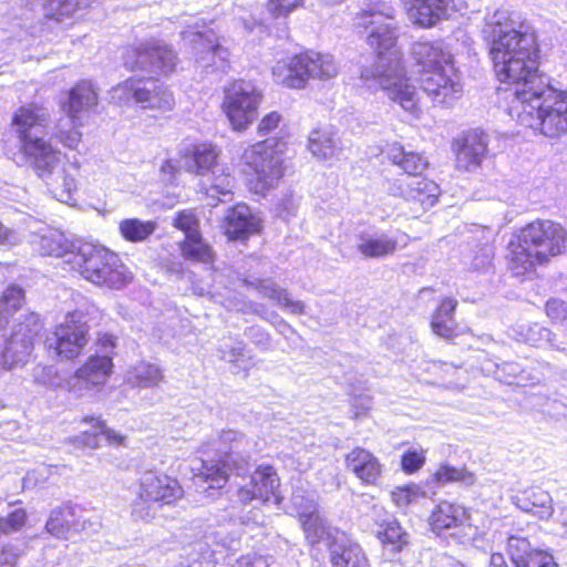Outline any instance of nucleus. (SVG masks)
<instances>
[{
  "mask_svg": "<svg viewBox=\"0 0 567 567\" xmlns=\"http://www.w3.org/2000/svg\"><path fill=\"white\" fill-rule=\"evenodd\" d=\"M305 0H267L266 10L267 13L274 19H284V29L280 37L287 35V22L286 19L291 12L298 8L303 7Z\"/></svg>",
  "mask_w": 567,
  "mask_h": 567,
  "instance_id": "nucleus-47",
  "label": "nucleus"
},
{
  "mask_svg": "<svg viewBox=\"0 0 567 567\" xmlns=\"http://www.w3.org/2000/svg\"><path fill=\"white\" fill-rule=\"evenodd\" d=\"M482 34L489 49L494 71L502 83L526 89L538 73L539 50L536 37L529 27L516 22L512 13L498 9L485 18Z\"/></svg>",
  "mask_w": 567,
  "mask_h": 567,
  "instance_id": "nucleus-2",
  "label": "nucleus"
},
{
  "mask_svg": "<svg viewBox=\"0 0 567 567\" xmlns=\"http://www.w3.org/2000/svg\"><path fill=\"white\" fill-rule=\"evenodd\" d=\"M224 228L229 239H244L259 231L260 221L247 205L238 204L227 210Z\"/></svg>",
  "mask_w": 567,
  "mask_h": 567,
  "instance_id": "nucleus-27",
  "label": "nucleus"
},
{
  "mask_svg": "<svg viewBox=\"0 0 567 567\" xmlns=\"http://www.w3.org/2000/svg\"><path fill=\"white\" fill-rule=\"evenodd\" d=\"M245 337L260 351L272 349V339L270 333L260 326H251L245 329Z\"/></svg>",
  "mask_w": 567,
  "mask_h": 567,
  "instance_id": "nucleus-55",
  "label": "nucleus"
},
{
  "mask_svg": "<svg viewBox=\"0 0 567 567\" xmlns=\"http://www.w3.org/2000/svg\"><path fill=\"white\" fill-rule=\"evenodd\" d=\"M507 554L514 567H558L554 557L530 545L522 536H509L507 539ZM489 567H509L501 553H494L489 558Z\"/></svg>",
  "mask_w": 567,
  "mask_h": 567,
  "instance_id": "nucleus-18",
  "label": "nucleus"
},
{
  "mask_svg": "<svg viewBox=\"0 0 567 567\" xmlns=\"http://www.w3.org/2000/svg\"><path fill=\"white\" fill-rule=\"evenodd\" d=\"M470 0H414L409 10L410 19L421 27H432L452 12H462Z\"/></svg>",
  "mask_w": 567,
  "mask_h": 567,
  "instance_id": "nucleus-21",
  "label": "nucleus"
},
{
  "mask_svg": "<svg viewBox=\"0 0 567 567\" xmlns=\"http://www.w3.org/2000/svg\"><path fill=\"white\" fill-rule=\"evenodd\" d=\"M411 55L421 73L423 92L441 105H452L463 93L453 55L443 41H417L411 47Z\"/></svg>",
  "mask_w": 567,
  "mask_h": 567,
  "instance_id": "nucleus-5",
  "label": "nucleus"
},
{
  "mask_svg": "<svg viewBox=\"0 0 567 567\" xmlns=\"http://www.w3.org/2000/svg\"><path fill=\"white\" fill-rule=\"evenodd\" d=\"M156 223L153 220H141L138 218L123 219L120 225V234L130 243H142L147 240L156 230Z\"/></svg>",
  "mask_w": 567,
  "mask_h": 567,
  "instance_id": "nucleus-42",
  "label": "nucleus"
},
{
  "mask_svg": "<svg viewBox=\"0 0 567 567\" xmlns=\"http://www.w3.org/2000/svg\"><path fill=\"white\" fill-rule=\"evenodd\" d=\"M126 380L132 386L153 388L163 380V373L155 364L140 362L127 372Z\"/></svg>",
  "mask_w": 567,
  "mask_h": 567,
  "instance_id": "nucleus-40",
  "label": "nucleus"
},
{
  "mask_svg": "<svg viewBox=\"0 0 567 567\" xmlns=\"http://www.w3.org/2000/svg\"><path fill=\"white\" fill-rule=\"evenodd\" d=\"M218 153L216 148L210 144H200L194 147V150L185 156L184 168L203 178L215 171V167L220 165L217 162Z\"/></svg>",
  "mask_w": 567,
  "mask_h": 567,
  "instance_id": "nucleus-33",
  "label": "nucleus"
},
{
  "mask_svg": "<svg viewBox=\"0 0 567 567\" xmlns=\"http://www.w3.org/2000/svg\"><path fill=\"white\" fill-rule=\"evenodd\" d=\"M331 549V563L333 567H369L368 559L362 548L352 544L346 547Z\"/></svg>",
  "mask_w": 567,
  "mask_h": 567,
  "instance_id": "nucleus-44",
  "label": "nucleus"
},
{
  "mask_svg": "<svg viewBox=\"0 0 567 567\" xmlns=\"http://www.w3.org/2000/svg\"><path fill=\"white\" fill-rule=\"evenodd\" d=\"M386 157L402 169L398 177H384L382 187L384 192L394 197H402L408 202L419 203L423 209L433 207L439 198L440 188L433 181L422 177L429 163L420 153L406 151L399 143L388 146Z\"/></svg>",
  "mask_w": 567,
  "mask_h": 567,
  "instance_id": "nucleus-6",
  "label": "nucleus"
},
{
  "mask_svg": "<svg viewBox=\"0 0 567 567\" xmlns=\"http://www.w3.org/2000/svg\"><path fill=\"white\" fill-rule=\"evenodd\" d=\"M425 451L420 449H409L401 456V467L404 473L413 474L425 464Z\"/></svg>",
  "mask_w": 567,
  "mask_h": 567,
  "instance_id": "nucleus-56",
  "label": "nucleus"
},
{
  "mask_svg": "<svg viewBox=\"0 0 567 567\" xmlns=\"http://www.w3.org/2000/svg\"><path fill=\"white\" fill-rule=\"evenodd\" d=\"M434 477L435 481L441 484L458 482L465 486H471L475 482V476L473 473L465 468H457L450 465L441 466L436 471Z\"/></svg>",
  "mask_w": 567,
  "mask_h": 567,
  "instance_id": "nucleus-49",
  "label": "nucleus"
},
{
  "mask_svg": "<svg viewBox=\"0 0 567 567\" xmlns=\"http://www.w3.org/2000/svg\"><path fill=\"white\" fill-rule=\"evenodd\" d=\"M87 315L82 311L69 312L64 321L47 334L44 346L50 355L61 360L76 358L89 341Z\"/></svg>",
  "mask_w": 567,
  "mask_h": 567,
  "instance_id": "nucleus-13",
  "label": "nucleus"
},
{
  "mask_svg": "<svg viewBox=\"0 0 567 567\" xmlns=\"http://www.w3.org/2000/svg\"><path fill=\"white\" fill-rule=\"evenodd\" d=\"M97 93L89 81H81L69 92L68 102L63 104V111L68 116L78 117L81 113H87L97 105Z\"/></svg>",
  "mask_w": 567,
  "mask_h": 567,
  "instance_id": "nucleus-31",
  "label": "nucleus"
},
{
  "mask_svg": "<svg viewBox=\"0 0 567 567\" xmlns=\"http://www.w3.org/2000/svg\"><path fill=\"white\" fill-rule=\"evenodd\" d=\"M87 523L80 506L64 504L50 512L45 530L56 538L66 539L72 533L85 530Z\"/></svg>",
  "mask_w": 567,
  "mask_h": 567,
  "instance_id": "nucleus-22",
  "label": "nucleus"
},
{
  "mask_svg": "<svg viewBox=\"0 0 567 567\" xmlns=\"http://www.w3.org/2000/svg\"><path fill=\"white\" fill-rule=\"evenodd\" d=\"M546 313L553 320H563L567 316V306L561 300L551 299L546 303Z\"/></svg>",
  "mask_w": 567,
  "mask_h": 567,
  "instance_id": "nucleus-62",
  "label": "nucleus"
},
{
  "mask_svg": "<svg viewBox=\"0 0 567 567\" xmlns=\"http://www.w3.org/2000/svg\"><path fill=\"white\" fill-rule=\"evenodd\" d=\"M246 443L245 435L234 430L223 431L216 437L204 442L198 452L203 455L215 452L218 460L200 458L194 462L192 471L195 485L207 483V488H221L234 471L241 475L244 466L238 462L237 454Z\"/></svg>",
  "mask_w": 567,
  "mask_h": 567,
  "instance_id": "nucleus-7",
  "label": "nucleus"
},
{
  "mask_svg": "<svg viewBox=\"0 0 567 567\" xmlns=\"http://www.w3.org/2000/svg\"><path fill=\"white\" fill-rule=\"evenodd\" d=\"M261 297L275 301L278 306L284 307L290 313L301 315L305 312V305L298 300H291L286 289L280 288L271 280H256L250 282Z\"/></svg>",
  "mask_w": 567,
  "mask_h": 567,
  "instance_id": "nucleus-37",
  "label": "nucleus"
},
{
  "mask_svg": "<svg viewBox=\"0 0 567 567\" xmlns=\"http://www.w3.org/2000/svg\"><path fill=\"white\" fill-rule=\"evenodd\" d=\"M250 485L257 492L258 499L269 502L274 498L276 504L281 502L280 480L272 466L259 465L250 476Z\"/></svg>",
  "mask_w": 567,
  "mask_h": 567,
  "instance_id": "nucleus-32",
  "label": "nucleus"
},
{
  "mask_svg": "<svg viewBox=\"0 0 567 567\" xmlns=\"http://www.w3.org/2000/svg\"><path fill=\"white\" fill-rule=\"evenodd\" d=\"M78 9L76 0H50L44 6V16L48 19L61 21L63 18L71 17Z\"/></svg>",
  "mask_w": 567,
  "mask_h": 567,
  "instance_id": "nucleus-51",
  "label": "nucleus"
},
{
  "mask_svg": "<svg viewBox=\"0 0 567 567\" xmlns=\"http://www.w3.org/2000/svg\"><path fill=\"white\" fill-rule=\"evenodd\" d=\"M408 240L409 236L403 233L392 237L385 233L361 234L358 237L357 250L365 258H384L393 255L399 247H405Z\"/></svg>",
  "mask_w": 567,
  "mask_h": 567,
  "instance_id": "nucleus-26",
  "label": "nucleus"
},
{
  "mask_svg": "<svg viewBox=\"0 0 567 567\" xmlns=\"http://www.w3.org/2000/svg\"><path fill=\"white\" fill-rule=\"evenodd\" d=\"M24 302V289L17 284L8 285L0 295V327L7 323L8 319L13 316Z\"/></svg>",
  "mask_w": 567,
  "mask_h": 567,
  "instance_id": "nucleus-41",
  "label": "nucleus"
},
{
  "mask_svg": "<svg viewBox=\"0 0 567 567\" xmlns=\"http://www.w3.org/2000/svg\"><path fill=\"white\" fill-rule=\"evenodd\" d=\"M374 533L383 545L384 555L390 560L396 559V555L409 545V534L396 520L390 523L385 529H375Z\"/></svg>",
  "mask_w": 567,
  "mask_h": 567,
  "instance_id": "nucleus-39",
  "label": "nucleus"
},
{
  "mask_svg": "<svg viewBox=\"0 0 567 567\" xmlns=\"http://www.w3.org/2000/svg\"><path fill=\"white\" fill-rule=\"evenodd\" d=\"M27 523V512L16 508L6 517L0 518V535H10L19 532Z\"/></svg>",
  "mask_w": 567,
  "mask_h": 567,
  "instance_id": "nucleus-54",
  "label": "nucleus"
},
{
  "mask_svg": "<svg viewBox=\"0 0 567 567\" xmlns=\"http://www.w3.org/2000/svg\"><path fill=\"white\" fill-rule=\"evenodd\" d=\"M488 135L481 130H471L457 141L456 166L473 171L481 166L487 154Z\"/></svg>",
  "mask_w": 567,
  "mask_h": 567,
  "instance_id": "nucleus-24",
  "label": "nucleus"
},
{
  "mask_svg": "<svg viewBox=\"0 0 567 567\" xmlns=\"http://www.w3.org/2000/svg\"><path fill=\"white\" fill-rule=\"evenodd\" d=\"M566 231L550 220H536L515 234L507 246V269L518 278L530 277L536 267L565 249Z\"/></svg>",
  "mask_w": 567,
  "mask_h": 567,
  "instance_id": "nucleus-4",
  "label": "nucleus"
},
{
  "mask_svg": "<svg viewBox=\"0 0 567 567\" xmlns=\"http://www.w3.org/2000/svg\"><path fill=\"white\" fill-rule=\"evenodd\" d=\"M291 504L299 515V519L318 511L316 494L313 492L296 488L291 495Z\"/></svg>",
  "mask_w": 567,
  "mask_h": 567,
  "instance_id": "nucleus-50",
  "label": "nucleus"
},
{
  "mask_svg": "<svg viewBox=\"0 0 567 567\" xmlns=\"http://www.w3.org/2000/svg\"><path fill=\"white\" fill-rule=\"evenodd\" d=\"M23 164L29 165L41 178L48 190L61 203L72 199L76 190V181L73 174L64 167L61 154L52 148H47L41 155L32 157Z\"/></svg>",
  "mask_w": 567,
  "mask_h": 567,
  "instance_id": "nucleus-14",
  "label": "nucleus"
},
{
  "mask_svg": "<svg viewBox=\"0 0 567 567\" xmlns=\"http://www.w3.org/2000/svg\"><path fill=\"white\" fill-rule=\"evenodd\" d=\"M135 68L153 73L167 75L175 71L177 54L172 47L162 41H147L134 50Z\"/></svg>",
  "mask_w": 567,
  "mask_h": 567,
  "instance_id": "nucleus-20",
  "label": "nucleus"
},
{
  "mask_svg": "<svg viewBox=\"0 0 567 567\" xmlns=\"http://www.w3.org/2000/svg\"><path fill=\"white\" fill-rule=\"evenodd\" d=\"M347 468L365 484H377L382 474V465L368 450L355 447L346 457Z\"/></svg>",
  "mask_w": 567,
  "mask_h": 567,
  "instance_id": "nucleus-28",
  "label": "nucleus"
},
{
  "mask_svg": "<svg viewBox=\"0 0 567 567\" xmlns=\"http://www.w3.org/2000/svg\"><path fill=\"white\" fill-rule=\"evenodd\" d=\"M79 117L68 116L58 124L56 138L66 147L74 150L81 142L82 133L79 131Z\"/></svg>",
  "mask_w": 567,
  "mask_h": 567,
  "instance_id": "nucleus-46",
  "label": "nucleus"
},
{
  "mask_svg": "<svg viewBox=\"0 0 567 567\" xmlns=\"http://www.w3.org/2000/svg\"><path fill=\"white\" fill-rule=\"evenodd\" d=\"M204 25V22L196 21L194 25H188V29L182 32V38L192 44L196 64L204 72H226L229 68L228 49L216 41L212 31H203Z\"/></svg>",
  "mask_w": 567,
  "mask_h": 567,
  "instance_id": "nucleus-16",
  "label": "nucleus"
},
{
  "mask_svg": "<svg viewBox=\"0 0 567 567\" xmlns=\"http://www.w3.org/2000/svg\"><path fill=\"white\" fill-rule=\"evenodd\" d=\"M100 341L104 348V353L101 355L90 357L89 360L75 372L76 381L82 383L85 388L103 384L111 373L113 364L110 357L111 351H109V349L112 350L115 347L114 339L112 336L105 334L100 339Z\"/></svg>",
  "mask_w": 567,
  "mask_h": 567,
  "instance_id": "nucleus-23",
  "label": "nucleus"
},
{
  "mask_svg": "<svg viewBox=\"0 0 567 567\" xmlns=\"http://www.w3.org/2000/svg\"><path fill=\"white\" fill-rule=\"evenodd\" d=\"M111 99L121 105L138 104L142 109L167 112L173 110L175 99L164 83L153 78H128L111 90Z\"/></svg>",
  "mask_w": 567,
  "mask_h": 567,
  "instance_id": "nucleus-10",
  "label": "nucleus"
},
{
  "mask_svg": "<svg viewBox=\"0 0 567 567\" xmlns=\"http://www.w3.org/2000/svg\"><path fill=\"white\" fill-rule=\"evenodd\" d=\"M307 540L311 545L326 543L330 545V533L319 511L300 519Z\"/></svg>",
  "mask_w": 567,
  "mask_h": 567,
  "instance_id": "nucleus-43",
  "label": "nucleus"
},
{
  "mask_svg": "<svg viewBox=\"0 0 567 567\" xmlns=\"http://www.w3.org/2000/svg\"><path fill=\"white\" fill-rule=\"evenodd\" d=\"M246 344L241 340L223 341L218 348L219 358L229 363H236L241 357Z\"/></svg>",
  "mask_w": 567,
  "mask_h": 567,
  "instance_id": "nucleus-57",
  "label": "nucleus"
},
{
  "mask_svg": "<svg viewBox=\"0 0 567 567\" xmlns=\"http://www.w3.org/2000/svg\"><path fill=\"white\" fill-rule=\"evenodd\" d=\"M254 312L260 316V318L269 321L275 327V329L284 337L287 338L289 332H293L292 327L287 321H285L279 315L272 312L269 316H264L257 309H255Z\"/></svg>",
  "mask_w": 567,
  "mask_h": 567,
  "instance_id": "nucleus-60",
  "label": "nucleus"
},
{
  "mask_svg": "<svg viewBox=\"0 0 567 567\" xmlns=\"http://www.w3.org/2000/svg\"><path fill=\"white\" fill-rule=\"evenodd\" d=\"M338 71L330 54L307 51L278 61L272 68V76L275 82L289 89H301L309 79L330 80Z\"/></svg>",
  "mask_w": 567,
  "mask_h": 567,
  "instance_id": "nucleus-9",
  "label": "nucleus"
},
{
  "mask_svg": "<svg viewBox=\"0 0 567 567\" xmlns=\"http://www.w3.org/2000/svg\"><path fill=\"white\" fill-rule=\"evenodd\" d=\"M553 336L554 334L549 329L539 323H533L527 327L524 333V339L526 343L536 348L556 347Z\"/></svg>",
  "mask_w": 567,
  "mask_h": 567,
  "instance_id": "nucleus-52",
  "label": "nucleus"
},
{
  "mask_svg": "<svg viewBox=\"0 0 567 567\" xmlns=\"http://www.w3.org/2000/svg\"><path fill=\"white\" fill-rule=\"evenodd\" d=\"M49 122V112L41 105L21 106L14 113L12 124L20 141L23 163L41 155L44 150L52 148L51 144L43 140Z\"/></svg>",
  "mask_w": 567,
  "mask_h": 567,
  "instance_id": "nucleus-12",
  "label": "nucleus"
},
{
  "mask_svg": "<svg viewBox=\"0 0 567 567\" xmlns=\"http://www.w3.org/2000/svg\"><path fill=\"white\" fill-rule=\"evenodd\" d=\"M244 158L256 174L257 192L274 188L285 174L286 158L282 151L274 148L269 141L255 144L245 152Z\"/></svg>",
  "mask_w": 567,
  "mask_h": 567,
  "instance_id": "nucleus-17",
  "label": "nucleus"
},
{
  "mask_svg": "<svg viewBox=\"0 0 567 567\" xmlns=\"http://www.w3.org/2000/svg\"><path fill=\"white\" fill-rule=\"evenodd\" d=\"M530 83L526 89L514 90L509 115L550 138L567 133V92H557L546 76L534 78Z\"/></svg>",
  "mask_w": 567,
  "mask_h": 567,
  "instance_id": "nucleus-3",
  "label": "nucleus"
},
{
  "mask_svg": "<svg viewBox=\"0 0 567 567\" xmlns=\"http://www.w3.org/2000/svg\"><path fill=\"white\" fill-rule=\"evenodd\" d=\"M493 258V249L488 246H484L480 248L474 256L471 267L476 271H485L492 266Z\"/></svg>",
  "mask_w": 567,
  "mask_h": 567,
  "instance_id": "nucleus-59",
  "label": "nucleus"
},
{
  "mask_svg": "<svg viewBox=\"0 0 567 567\" xmlns=\"http://www.w3.org/2000/svg\"><path fill=\"white\" fill-rule=\"evenodd\" d=\"M140 492L159 506L171 505L183 496V488L175 478L153 472L142 476Z\"/></svg>",
  "mask_w": 567,
  "mask_h": 567,
  "instance_id": "nucleus-25",
  "label": "nucleus"
},
{
  "mask_svg": "<svg viewBox=\"0 0 567 567\" xmlns=\"http://www.w3.org/2000/svg\"><path fill=\"white\" fill-rule=\"evenodd\" d=\"M261 94L248 81H235L225 89L224 112L235 131L246 130L257 117Z\"/></svg>",
  "mask_w": 567,
  "mask_h": 567,
  "instance_id": "nucleus-15",
  "label": "nucleus"
},
{
  "mask_svg": "<svg viewBox=\"0 0 567 567\" xmlns=\"http://www.w3.org/2000/svg\"><path fill=\"white\" fill-rule=\"evenodd\" d=\"M181 250L183 257L190 261L209 264L214 258L212 248L204 243L200 234L185 238L182 243Z\"/></svg>",
  "mask_w": 567,
  "mask_h": 567,
  "instance_id": "nucleus-45",
  "label": "nucleus"
},
{
  "mask_svg": "<svg viewBox=\"0 0 567 567\" xmlns=\"http://www.w3.org/2000/svg\"><path fill=\"white\" fill-rule=\"evenodd\" d=\"M147 498L148 497H143L140 492L137 498L133 502L131 516L135 522H151L155 518L158 508L162 507Z\"/></svg>",
  "mask_w": 567,
  "mask_h": 567,
  "instance_id": "nucleus-53",
  "label": "nucleus"
},
{
  "mask_svg": "<svg viewBox=\"0 0 567 567\" xmlns=\"http://www.w3.org/2000/svg\"><path fill=\"white\" fill-rule=\"evenodd\" d=\"M507 554L514 567H558L554 557L530 545L522 536H509L507 539ZM489 567H509L501 553H494L489 558Z\"/></svg>",
  "mask_w": 567,
  "mask_h": 567,
  "instance_id": "nucleus-19",
  "label": "nucleus"
},
{
  "mask_svg": "<svg viewBox=\"0 0 567 567\" xmlns=\"http://www.w3.org/2000/svg\"><path fill=\"white\" fill-rule=\"evenodd\" d=\"M203 184L217 194L228 195L234 187V178L226 172V168L220 165L204 177Z\"/></svg>",
  "mask_w": 567,
  "mask_h": 567,
  "instance_id": "nucleus-48",
  "label": "nucleus"
},
{
  "mask_svg": "<svg viewBox=\"0 0 567 567\" xmlns=\"http://www.w3.org/2000/svg\"><path fill=\"white\" fill-rule=\"evenodd\" d=\"M456 306V299L445 298L442 300V302L435 310L431 321V327L435 334L445 339H450L454 336V331L456 328L454 312Z\"/></svg>",
  "mask_w": 567,
  "mask_h": 567,
  "instance_id": "nucleus-38",
  "label": "nucleus"
},
{
  "mask_svg": "<svg viewBox=\"0 0 567 567\" xmlns=\"http://www.w3.org/2000/svg\"><path fill=\"white\" fill-rule=\"evenodd\" d=\"M70 269L87 281L110 289H122L132 279V274L116 254L92 243H78Z\"/></svg>",
  "mask_w": 567,
  "mask_h": 567,
  "instance_id": "nucleus-8",
  "label": "nucleus"
},
{
  "mask_svg": "<svg viewBox=\"0 0 567 567\" xmlns=\"http://www.w3.org/2000/svg\"><path fill=\"white\" fill-rule=\"evenodd\" d=\"M42 328L40 316L30 312L18 320L8 338L0 334V369L11 370L27 364Z\"/></svg>",
  "mask_w": 567,
  "mask_h": 567,
  "instance_id": "nucleus-11",
  "label": "nucleus"
},
{
  "mask_svg": "<svg viewBox=\"0 0 567 567\" xmlns=\"http://www.w3.org/2000/svg\"><path fill=\"white\" fill-rule=\"evenodd\" d=\"M372 519L377 529H385L390 523L395 522L396 519L382 507H373L372 509Z\"/></svg>",
  "mask_w": 567,
  "mask_h": 567,
  "instance_id": "nucleus-64",
  "label": "nucleus"
},
{
  "mask_svg": "<svg viewBox=\"0 0 567 567\" xmlns=\"http://www.w3.org/2000/svg\"><path fill=\"white\" fill-rule=\"evenodd\" d=\"M516 505L526 513H532L540 519H548L554 514L550 494L539 487H530L518 494Z\"/></svg>",
  "mask_w": 567,
  "mask_h": 567,
  "instance_id": "nucleus-30",
  "label": "nucleus"
},
{
  "mask_svg": "<svg viewBox=\"0 0 567 567\" xmlns=\"http://www.w3.org/2000/svg\"><path fill=\"white\" fill-rule=\"evenodd\" d=\"M357 25L364 29L368 44L378 53L372 68L361 72L364 80H374L389 99L415 114L419 110V91L404 76L401 53L396 49L398 22L395 10L384 2L364 9L357 18Z\"/></svg>",
  "mask_w": 567,
  "mask_h": 567,
  "instance_id": "nucleus-1",
  "label": "nucleus"
},
{
  "mask_svg": "<svg viewBox=\"0 0 567 567\" xmlns=\"http://www.w3.org/2000/svg\"><path fill=\"white\" fill-rule=\"evenodd\" d=\"M308 148L320 159H331L341 151L340 140L331 128L313 130L309 135Z\"/></svg>",
  "mask_w": 567,
  "mask_h": 567,
  "instance_id": "nucleus-35",
  "label": "nucleus"
},
{
  "mask_svg": "<svg viewBox=\"0 0 567 567\" xmlns=\"http://www.w3.org/2000/svg\"><path fill=\"white\" fill-rule=\"evenodd\" d=\"M281 116L277 112H271L262 117L258 125V133L260 136L268 135L271 133L279 124Z\"/></svg>",
  "mask_w": 567,
  "mask_h": 567,
  "instance_id": "nucleus-63",
  "label": "nucleus"
},
{
  "mask_svg": "<svg viewBox=\"0 0 567 567\" xmlns=\"http://www.w3.org/2000/svg\"><path fill=\"white\" fill-rule=\"evenodd\" d=\"M78 243L69 240L59 229H45L39 239V250L41 254L62 258L64 262L71 266L72 256L76 252Z\"/></svg>",
  "mask_w": 567,
  "mask_h": 567,
  "instance_id": "nucleus-29",
  "label": "nucleus"
},
{
  "mask_svg": "<svg viewBox=\"0 0 567 567\" xmlns=\"http://www.w3.org/2000/svg\"><path fill=\"white\" fill-rule=\"evenodd\" d=\"M173 225L185 234V238L199 234L197 218L192 212L178 213L174 218Z\"/></svg>",
  "mask_w": 567,
  "mask_h": 567,
  "instance_id": "nucleus-58",
  "label": "nucleus"
},
{
  "mask_svg": "<svg viewBox=\"0 0 567 567\" xmlns=\"http://www.w3.org/2000/svg\"><path fill=\"white\" fill-rule=\"evenodd\" d=\"M19 558L18 549L11 545H3L0 549V567H16Z\"/></svg>",
  "mask_w": 567,
  "mask_h": 567,
  "instance_id": "nucleus-61",
  "label": "nucleus"
},
{
  "mask_svg": "<svg viewBox=\"0 0 567 567\" xmlns=\"http://www.w3.org/2000/svg\"><path fill=\"white\" fill-rule=\"evenodd\" d=\"M466 519V511L458 504L449 502L440 503L432 512L430 525L433 532L441 533L461 525Z\"/></svg>",
  "mask_w": 567,
  "mask_h": 567,
  "instance_id": "nucleus-36",
  "label": "nucleus"
},
{
  "mask_svg": "<svg viewBox=\"0 0 567 567\" xmlns=\"http://www.w3.org/2000/svg\"><path fill=\"white\" fill-rule=\"evenodd\" d=\"M90 422L93 423V430L84 431L81 435L74 439V443L79 446L97 449L103 444L120 445L123 443L124 437L109 429L99 419L91 417Z\"/></svg>",
  "mask_w": 567,
  "mask_h": 567,
  "instance_id": "nucleus-34",
  "label": "nucleus"
}]
</instances>
